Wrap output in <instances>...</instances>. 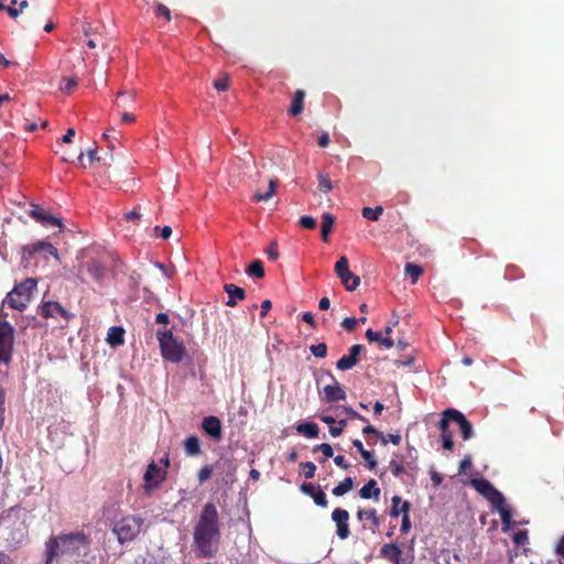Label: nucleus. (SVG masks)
Returning <instances> with one entry per match:
<instances>
[{
	"instance_id": "f257e3e1",
	"label": "nucleus",
	"mask_w": 564,
	"mask_h": 564,
	"mask_svg": "<svg viewBox=\"0 0 564 564\" xmlns=\"http://www.w3.org/2000/svg\"><path fill=\"white\" fill-rule=\"evenodd\" d=\"M219 513L216 506L207 502L194 527L195 551L203 557H213L219 549L220 528Z\"/></svg>"
},
{
	"instance_id": "f03ea898",
	"label": "nucleus",
	"mask_w": 564,
	"mask_h": 564,
	"mask_svg": "<svg viewBox=\"0 0 564 564\" xmlns=\"http://www.w3.org/2000/svg\"><path fill=\"white\" fill-rule=\"evenodd\" d=\"M89 551V541L83 533H69L51 538L46 542V562L53 564L55 560L67 558L77 561L85 557Z\"/></svg>"
},
{
	"instance_id": "7ed1b4c3",
	"label": "nucleus",
	"mask_w": 564,
	"mask_h": 564,
	"mask_svg": "<svg viewBox=\"0 0 564 564\" xmlns=\"http://www.w3.org/2000/svg\"><path fill=\"white\" fill-rule=\"evenodd\" d=\"M366 338L369 343H376L381 350H389L397 348L398 350H405L410 347V337L401 329L399 322L388 325L384 332H375L369 328L366 332Z\"/></svg>"
},
{
	"instance_id": "20e7f679",
	"label": "nucleus",
	"mask_w": 564,
	"mask_h": 564,
	"mask_svg": "<svg viewBox=\"0 0 564 564\" xmlns=\"http://www.w3.org/2000/svg\"><path fill=\"white\" fill-rule=\"evenodd\" d=\"M36 280L28 278L21 283L17 284L11 292H9L3 300V305L10 308L23 311L29 305L32 292L36 289Z\"/></svg>"
},
{
	"instance_id": "39448f33",
	"label": "nucleus",
	"mask_w": 564,
	"mask_h": 564,
	"mask_svg": "<svg viewBox=\"0 0 564 564\" xmlns=\"http://www.w3.org/2000/svg\"><path fill=\"white\" fill-rule=\"evenodd\" d=\"M143 522L141 517H123L115 523L112 532L121 544L130 542L141 532Z\"/></svg>"
},
{
	"instance_id": "423d86ee",
	"label": "nucleus",
	"mask_w": 564,
	"mask_h": 564,
	"mask_svg": "<svg viewBox=\"0 0 564 564\" xmlns=\"http://www.w3.org/2000/svg\"><path fill=\"white\" fill-rule=\"evenodd\" d=\"M36 254H43L44 260H48V256L58 259L57 249L48 241H37L22 247L23 262H29Z\"/></svg>"
},
{
	"instance_id": "0eeeda50",
	"label": "nucleus",
	"mask_w": 564,
	"mask_h": 564,
	"mask_svg": "<svg viewBox=\"0 0 564 564\" xmlns=\"http://www.w3.org/2000/svg\"><path fill=\"white\" fill-rule=\"evenodd\" d=\"M156 337L160 343L161 352L171 354V352H185V346L183 340L178 337L174 336L172 330L170 329H159L156 332Z\"/></svg>"
},
{
	"instance_id": "6e6552de",
	"label": "nucleus",
	"mask_w": 564,
	"mask_h": 564,
	"mask_svg": "<svg viewBox=\"0 0 564 564\" xmlns=\"http://www.w3.org/2000/svg\"><path fill=\"white\" fill-rule=\"evenodd\" d=\"M471 486L482 495L491 505H501L505 502V497L498 491L490 481L485 478H475L470 481Z\"/></svg>"
},
{
	"instance_id": "1a4fd4ad",
	"label": "nucleus",
	"mask_w": 564,
	"mask_h": 564,
	"mask_svg": "<svg viewBox=\"0 0 564 564\" xmlns=\"http://www.w3.org/2000/svg\"><path fill=\"white\" fill-rule=\"evenodd\" d=\"M8 314L0 310V352H12L14 328L7 322Z\"/></svg>"
},
{
	"instance_id": "9d476101",
	"label": "nucleus",
	"mask_w": 564,
	"mask_h": 564,
	"mask_svg": "<svg viewBox=\"0 0 564 564\" xmlns=\"http://www.w3.org/2000/svg\"><path fill=\"white\" fill-rule=\"evenodd\" d=\"M410 503L408 501H402L399 496L392 497V507L390 510V516L393 518L402 514V523L400 527V531L403 534H406L411 529V521L409 517Z\"/></svg>"
},
{
	"instance_id": "9b49d317",
	"label": "nucleus",
	"mask_w": 564,
	"mask_h": 564,
	"mask_svg": "<svg viewBox=\"0 0 564 564\" xmlns=\"http://www.w3.org/2000/svg\"><path fill=\"white\" fill-rule=\"evenodd\" d=\"M332 520L336 523V534L339 539L345 540L349 536V513L345 509H335L332 512Z\"/></svg>"
},
{
	"instance_id": "f8f14e48",
	"label": "nucleus",
	"mask_w": 564,
	"mask_h": 564,
	"mask_svg": "<svg viewBox=\"0 0 564 564\" xmlns=\"http://www.w3.org/2000/svg\"><path fill=\"white\" fill-rule=\"evenodd\" d=\"M40 314L44 318H57L63 317L64 319L70 318V313L66 311L58 302L47 301L40 306Z\"/></svg>"
},
{
	"instance_id": "ddd939ff",
	"label": "nucleus",
	"mask_w": 564,
	"mask_h": 564,
	"mask_svg": "<svg viewBox=\"0 0 564 564\" xmlns=\"http://www.w3.org/2000/svg\"><path fill=\"white\" fill-rule=\"evenodd\" d=\"M202 429L215 442H219L223 437L221 422L217 416L204 417Z\"/></svg>"
},
{
	"instance_id": "4468645a",
	"label": "nucleus",
	"mask_w": 564,
	"mask_h": 564,
	"mask_svg": "<svg viewBox=\"0 0 564 564\" xmlns=\"http://www.w3.org/2000/svg\"><path fill=\"white\" fill-rule=\"evenodd\" d=\"M447 415L453 416V421L456 422L459 426L462 437L467 441L473 437L474 435V429L471 423L465 417V415L455 409H447L446 410Z\"/></svg>"
},
{
	"instance_id": "2eb2a0df",
	"label": "nucleus",
	"mask_w": 564,
	"mask_h": 564,
	"mask_svg": "<svg viewBox=\"0 0 564 564\" xmlns=\"http://www.w3.org/2000/svg\"><path fill=\"white\" fill-rule=\"evenodd\" d=\"M147 485V490L150 491L152 487H158L160 482L165 478V471L156 466L155 463H151L143 476Z\"/></svg>"
},
{
	"instance_id": "dca6fc26",
	"label": "nucleus",
	"mask_w": 564,
	"mask_h": 564,
	"mask_svg": "<svg viewBox=\"0 0 564 564\" xmlns=\"http://www.w3.org/2000/svg\"><path fill=\"white\" fill-rule=\"evenodd\" d=\"M29 216L44 226L62 227L61 219L47 214L44 209L40 208L39 206H33V208L29 212Z\"/></svg>"
},
{
	"instance_id": "f3484780",
	"label": "nucleus",
	"mask_w": 564,
	"mask_h": 564,
	"mask_svg": "<svg viewBox=\"0 0 564 564\" xmlns=\"http://www.w3.org/2000/svg\"><path fill=\"white\" fill-rule=\"evenodd\" d=\"M225 292L228 294V300L226 305L229 307H235L238 301H242L246 297V292L242 288L237 286L232 283H228L224 285Z\"/></svg>"
},
{
	"instance_id": "a211bd4d",
	"label": "nucleus",
	"mask_w": 564,
	"mask_h": 564,
	"mask_svg": "<svg viewBox=\"0 0 564 564\" xmlns=\"http://www.w3.org/2000/svg\"><path fill=\"white\" fill-rule=\"evenodd\" d=\"M124 328L122 326H111L108 329L106 341L111 348H117L124 343Z\"/></svg>"
},
{
	"instance_id": "6ab92c4d",
	"label": "nucleus",
	"mask_w": 564,
	"mask_h": 564,
	"mask_svg": "<svg viewBox=\"0 0 564 564\" xmlns=\"http://www.w3.org/2000/svg\"><path fill=\"white\" fill-rule=\"evenodd\" d=\"M359 495L362 499H375L379 500L380 488L375 479L368 480V482L359 490Z\"/></svg>"
},
{
	"instance_id": "aec40b11",
	"label": "nucleus",
	"mask_w": 564,
	"mask_h": 564,
	"mask_svg": "<svg viewBox=\"0 0 564 564\" xmlns=\"http://www.w3.org/2000/svg\"><path fill=\"white\" fill-rule=\"evenodd\" d=\"M336 218L329 214L324 213L322 216L321 235L324 242H328V236L333 230Z\"/></svg>"
},
{
	"instance_id": "412c9836",
	"label": "nucleus",
	"mask_w": 564,
	"mask_h": 564,
	"mask_svg": "<svg viewBox=\"0 0 564 564\" xmlns=\"http://www.w3.org/2000/svg\"><path fill=\"white\" fill-rule=\"evenodd\" d=\"M324 393H325V398L329 402L340 401L346 398V392L343 390V388L339 384L326 386L324 388Z\"/></svg>"
},
{
	"instance_id": "4be33fe9",
	"label": "nucleus",
	"mask_w": 564,
	"mask_h": 564,
	"mask_svg": "<svg viewBox=\"0 0 564 564\" xmlns=\"http://www.w3.org/2000/svg\"><path fill=\"white\" fill-rule=\"evenodd\" d=\"M380 554L382 557L394 562L401 556L402 550L395 543H387L381 547Z\"/></svg>"
},
{
	"instance_id": "5701e85b",
	"label": "nucleus",
	"mask_w": 564,
	"mask_h": 564,
	"mask_svg": "<svg viewBox=\"0 0 564 564\" xmlns=\"http://www.w3.org/2000/svg\"><path fill=\"white\" fill-rule=\"evenodd\" d=\"M305 91L302 89H297L294 94L291 107L289 109V113L293 117L299 116L303 111V102H304Z\"/></svg>"
},
{
	"instance_id": "b1692460",
	"label": "nucleus",
	"mask_w": 564,
	"mask_h": 564,
	"mask_svg": "<svg viewBox=\"0 0 564 564\" xmlns=\"http://www.w3.org/2000/svg\"><path fill=\"white\" fill-rule=\"evenodd\" d=\"M296 432L306 437L313 438L318 436L319 427L314 422H303L296 425Z\"/></svg>"
},
{
	"instance_id": "393cba45",
	"label": "nucleus",
	"mask_w": 564,
	"mask_h": 564,
	"mask_svg": "<svg viewBox=\"0 0 564 564\" xmlns=\"http://www.w3.org/2000/svg\"><path fill=\"white\" fill-rule=\"evenodd\" d=\"M185 453L188 456H197L200 454V441L197 436H189L184 442Z\"/></svg>"
},
{
	"instance_id": "a878e982",
	"label": "nucleus",
	"mask_w": 564,
	"mask_h": 564,
	"mask_svg": "<svg viewBox=\"0 0 564 564\" xmlns=\"http://www.w3.org/2000/svg\"><path fill=\"white\" fill-rule=\"evenodd\" d=\"M404 273L411 279V283L415 284L423 274V268L419 264L409 262L404 267Z\"/></svg>"
},
{
	"instance_id": "bb28decb",
	"label": "nucleus",
	"mask_w": 564,
	"mask_h": 564,
	"mask_svg": "<svg viewBox=\"0 0 564 564\" xmlns=\"http://www.w3.org/2000/svg\"><path fill=\"white\" fill-rule=\"evenodd\" d=\"M239 337H240V334L235 329L232 328L231 332H230V335L229 337L227 335L224 336H219V340L223 339V343H224V349H238L239 346H238V341H239Z\"/></svg>"
},
{
	"instance_id": "cd10ccee",
	"label": "nucleus",
	"mask_w": 564,
	"mask_h": 564,
	"mask_svg": "<svg viewBox=\"0 0 564 564\" xmlns=\"http://www.w3.org/2000/svg\"><path fill=\"white\" fill-rule=\"evenodd\" d=\"M338 279L340 280V282L343 283L347 291H355L360 284V278L352 273L351 271L349 272V276L344 274Z\"/></svg>"
},
{
	"instance_id": "c85d7f7f",
	"label": "nucleus",
	"mask_w": 564,
	"mask_h": 564,
	"mask_svg": "<svg viewBox=\"0 0 564 564\" xmlns=\"http://www.w3.org/2000/svg\"><path fill=\"white\" fill-rule=\"evenodd\" d=\"M246 273L249 276L262 279L264 276V268L261 260H253L250 265L246 269Z\"/></svg>"
},
{
	"instance_id": "c756f323",
	"label": "nucleus",
	"mask_w": 564,
	"mask_h": 564,
	"mask_svg": "<svg viewBox=\"0 0 564 564\" xmlns=\"http://www.w3.org/2000/svg\"><path fill=\"white\" fill-rule=\"evenodd\" d=\"M354 488V480L350 477L345 478L336 487L333 488L332 492L334 496L340 497L350 491Z\"/></svg>"
},
{
	"instance_id": "7c9ffc66",
	"label": "nucleus",
	"mask_w": 564,
	"mask_h": 564,
	"mask_svg": "<svg viewBox=\"0 0 564 564\" xmlns=\"http://www.w3.org/2000/svg\"><path fill=\"white\" fill-rule=\"evenodd\" d=\"M359 361L358 355H344L338 361H337V368L339 370H348L351 369L354 366L357 365Z\"/></svg>"
},
{
	"instance_id": "2f4dec72",
	"label": "nucleus",
	"mask_w": 564,
	"mask_h": 564,
	"mask_svg": "<svg viewBox=\"0 0 564 564\" xmlns=\"http://www.w3.org/2000/svg\"><path fill=\"white\" fill-rule=\"evenodd\" d=\"M78 86V80L75 77L68 78L63 77L59 84V89L66 95H72L76 87Z\"/></svg>"
},
{
	"instance_id": "473e14b6",
	"label": "nucleus",
	"mask_w": 564,
	"mask_h": 564,
	"mask_svg": "<svg viewBox=\"0 0 564 564\" xmlns=\"http://www.w3.org/2000/svg\"><path fill=\"white\" fill-rule=\"evenodd\" d=\"M278 183H279V181L276 178H271L269 181V189H268V192L264 193V194H261V193L254 194L253 200L261 202V200L270 199L274 195V193H275Z\"/></svg>"
},
{
	"instance_id": "72a5a7b5",
	"label": "nucleus",
	"mask_w": 564,
	"mask_h": 564,
	"mask_svg": "<svg viewBox=\"0 0 564 564\" xmlns=\"http://www.w3.org/2000/svg\"><path fill=\"white\" fill-rule=\"evenodd\" d=\"M495 508L498 509L499 511V514H500V518H501V522L503 524V530H506L507 527L510 525V522H511V511L510 509L508 508V506H506V501L502 502L501 505H492Z\"/></svg>"
},
{
	"instance_id": "f704fd0d",
	"label": "nucleus",
	"mask_w": 564,
	"mask_h": 564,
	"mask_svg": "<svg viewBox=\"0 0 564 564\" xmlns=\"http://www.w3.org/2000/svg\"><path fill=\"white\" fill-rule=\"evenodd\" d=\"M382 213L383 208L381 206H377L375 208L364 207L361 210L362 217L372 221H377Z\"/></svg>"
},
{
	"instance_id": "c9c22d12",
	"label": "nucleus",
	"mask_w": 564,
	"mask_h": 564,
	"mask_svg": "<svg viewBox=\"0 0 564 564\" xmlns=\"http://www.w3.org/2000/svg\"><path fill=\"white\" fill-rule=\"evenodd\" d=\"M134 101V91H119L116 105L118 107H127Z\"/></svg>"
},
{
	"instance_id": "e433bc0d",
	"label": "nucleus",
	"mask_w": 564,
	"mask_h": 564,
	"mask_svg": "<svg viewBox=\"0 0 564 564\" xmlns=\"http://www.w3.org/2000/svg\"><path fill=\"white\" fill-rule=\"evenodd\" d=\"M349 272H350V270H349L348 259H347V257L341 256L338 259V261L335 263V273L339 278V276H343L344 274L349 276Z\"/></svg>"
},
{
	"instance_id": "4c0bfd02",
	"label": "nucleus",
	"mask_w": 564,
	"mask_h": 564,
	"mask_svg": "<svg viewBox=\"0 0 564 564\" xmlns=\"http://www.w3.org/2000/svg\"><path fill=\"white\" fill-rule=\"evenodd\" d=\"M87 272L95 280H100L104 276V268L96 261L87 263Z\"/></svg>"
},
{
	"instance_id": "58836bf2",
	"label": "nucleus",
	"mask_w": 564,
	"mask_h": 564,
	"mask_svg": "<svg viewBox=\"0 0 564 564\" xmlns=\"http://www.w3.org/2000/svg\"><path fill=\"white\" fill-rule=\"evenodd\" d=\"M318 189L324 193H328L333 189L332 181L327 175L319 173L318 176Z\"/></svg>"
},
{
	"instance_id": "ea45409f",
	"label": "nucleus",
	"mask_w": 564,
	"mask_h": 564,
	"mask_svg": "<svg viewBox=\"0 0 564 564\" xmlns=\"http://www.w3.org/2000/svg\"><path fill=\"white\" fill-rule=\"evenodd\" d=\"M357 518H358V520H360V521H362L365 518L370 519V520L373 522V524H375L376 527H378V525H379V519H378V517L376 516V510H375V509H370V510H359V511L357 512Z\"/></svg>"
},
{
	"instance_id": "a19ab883",
	"label": "nucleus",
	"mask_w": 564,
	"mask_h": 564,
	"mask_svg": "<svg viewBox=\"0 0 564 564\" xmlns=\"http://www.w3.org/2000/svg\"><path fill=\"white\" fill-rule=\"evenodd\" d=\"M265 253L268 254V258L272 261L278 260L280 257L278 242L275 240L271 241L269 247L265 249Z\"/></svg>"
},
{
	"instance_id": "79ce46f5",
	"label": "nucleus",
	"mask_w": 564,
	"mask_h": 564,
	"mask_svg": "<svg viewBox=\"0 0 564 564\" xmlns=\"http://www.w3.org/2000/svg\"><path fill=\"white\" fill-rule=\"evenodd\" d=\"M512 540L518 546L524 545L529 541L528 532L525 530H520L513 534Z\"/></svg>"
},
{
	"instance_id": "37998d69",
	"label": "nucleus",
	"mask_w": 564,
	"mask_h": 564,
	"mask_svg": "<svg viewBox=\"0 0 564 564\" xmlns=\"http://www.w3.org/2000/svg\"><path fill=\"white\" fill-rule=\"evenodd\" d=\"M299 224L301 227L305 228V229H314L317 225L316 223V219L313 218L312 216H302L300 219H299Z\"/></svg>"
},
{
	"instance_id": "c03bdc74",
	"label": "nucleus",
	"mask_w": 564,
	"mask_h": 564,
	"mask_svg": "<svg viewBox=\"0 0 564 564\" xmlns=\"http://www.w3.org/2000/svg\"><path fill=\"white\" fill-rule=\"evenodd\" d=\"M312 498L314 499V502L322 508H326L328 505L326 495L321 489H317Z\"/></svg>"
},
{
	"instance_id": "a18cd8bd",
	"label": "nucleus",
	"mask_w": 564,
	"mask_h": 564,
	"mask_svg": "<svg viewBox=\"0 0 564 564\" xmlns=\"http://www.w3.org/2000/svg\"><path fill=\"white\" fill-rule=\"evenodd\" d=\"M441 438L443 442V447L445 449L452 451L454 447L453 436L452 433L448 431L441 432Z\"/></svg>"
},
{
	"instance_id": "49530a36",
	"label": "nucleus",
	"mask_w": 564,
	"mask_h": 564,
	"mask_svg": "<svg viewBox=\"0 0 564 564\" xmlns=\"http://www.w3.org/2000/svg\"><path fill=\"white\" fill-rule=\"evenodd\" d=\"M303 468V473L305 478L311 479L314 477L316 471V466L312 462L302 463L300 465Z\"/></svg>"
},
{
	"instance_id": "de8ad7c7",
	"label": "nucleus",
	"mask_w": 564,
	"mask_h": 564,
	"mask_svg": "<svg viewBox=\"0 0 564 564\" xmlns=\"http://www.w3.org/2000/svg\"><path fill=\"white\" fill-rule=\"evenodd\" d=\"M212 474H213V467L212 466L206 465L203 468H200V470L198 471V481H199V484L202 485L206 480H208L210 478Z\"/></svg>"
},
{
	"instance_id": "09e8293b",
	"label": "nucleus",
	"mask_w": 564,
	"mask_h": 564,
	"mask_svg": "<svg viewBox=\"0 0 564 564\" xmlns=\"http://www.w3.org/2000/svg\"><path fill=\"white\" fill-rule=\"evenodd\" d=\"M155 17H163L166 21H170L171 11L166 6L158 3L155 8Z\"/></svg>"
},
{
	"instance_id": "8fccbe9b",
	"label": "nucleus",
	"mask_w": 564,
	"mask_h": 564,
	"mask_svg": "<svg viewBox=\"0 0 564 564\" xmlns=\"http://www.w3.org/2000/svg\"><path fill=\"white\" fill-rule=\"evenodd\" d=\"M460 364L465 367H469L476 364L478 368H482L485 365L482 360L477 361L470 355H464L463 358L460 359Z\"/></svg>"
},
{
	"instance_id": "3c124183",
	"label": "nucleus",
	"mask_w": 564,
	"mask_h": 564,
	"mask_svg": "<svg viewBox=\"0 0 564 564\" xmlns=\"http://www.w3.org/2000/svg\"><path fill=\"white\" fill-rule=\"evenodd\" d=\"M360 455L367 462L369 469H373L377 466V460L371 452L366 449Z\"/></svg>"
},
{
	"instance_id": "603ef678",
	"label": "nucleus",
	"mask_w": 564,
	"mask_h": 564,
	"mask_svg": "<svg viewBox=\"0 0 564 564\" xmlns=\"http://www.w3.org/2000/svg\"><path fill=\"white\" fill-rule=\"evenodd\" d=\"M313 451L314 452L321 451L325 457H333V455H334L333 447L327 443L316 445Z\"/></svg>"
},
{
	"instance_id": "864d4df0",
	"label": "nucleus",
	"mask_w": 564,
	"mask_h": 564,
	"mask_svg": "<svg viewBox=\"0 0 564 564\" xmlns=\"http://www.w3.org/2000/svg\"><path fill=\"white\" fill-rule=\"evenodd\" d=\"M362 433H365V434H376L380 438L382 445H387V438H386L384 434L379 432L372 425H367L366 427H364Z\"/></svg>"
},
{
	"instance_id": "5fc2aeb1",
	"label": "nucleus",
	"mask_w": 564,
	"mask_h": 564,
	"mask_svg": "<svg viewBox=\"0 0 564 564\" xmlns=\"http://www.w3.org/2000/svg\"><path fill=\"white\" fill-rule=\"evenodd\" d=\"M357 324L358 321L355 317H346L341 322L343 328H345L347 332H352L356 328Z\"/></svg>"
},
{
	"instance_id": "6e6d98bb",
	"label": "nucleus",
	"mask_w": 564,
	"mask_h": 564,
	"mask_svg": "<svg viewBox=\"0 0 564 564\" xmlns=\"http://www.w3.org/2000/svg\"><path fill=\"white\" fill-rule=\"evenodd\" d=\"M214 87L218 90V91H226L229 87V80H228V77H221V78H218L214 82Z\"/></svg>"
},
{
	"instance_id": "4d7b16f0",
	"label": "nucleus",
	"mask_w": 564,
	"mask_h": 564,
	"mask_svg": "<svg viewBox=\"0 0 564 564\" xmlns=\"http://www.w3.org/2000/svg\"><path fill=\"white\" fill-rule=\"evenodd\" d=\"M449 421H453V416L452 415H447L446 414V410H445L443 412V417H442V420L438 423V427H440L441 432L448 431Z\"/></svg>"
},
{
	"instance_id": "13d9d810",
	"label": "nucleus",
	"mask_w": 564,
	"mask_h": 564,
	"mask_svg": "<svg viewBox=\"0 0 564 564\" xmlns=\"http://www.w3.org/2000/svg\"><path fill=\"white\" fill-rule=\"evenodd\" d=\"M390 468L395 477L400 476L405 471L404 467L395 460L390 462Z\"/></svg>"
},
{
	"instance_id": "bf43d9fd",
	"label": "nucleus",
	"mask_w": 564,
	"mask_h": 564,
	"mask_svg": "<svg viewBox=\"0 0 564 564\" xmlns=\"http://www.w3.org/2000/svg\"><path fill=\"white\" fill-rule=\"evenodd\" d=\"M300 489H301V491H302L303 494H305V495H307V496H311V497H312V496L315 494V491L317 490V489L315 488V486H314L313 484H311V482H304V484H302Z\"/></svg>"
},
{
	"instance_id": "052dcab7",
	"label": "nucleus",
	"mask_w": 564,
	"mask_h": 564,
	"mask_svg": "<svg viewBox=\"0 0 564 564\" xmlns=\"http://www.w3.org/2000/svg\"><path fill=\"white\" fill-rule=\"evenodd\" d=\"M160 230V237L163 239H169L172 235V228L170 226H165L163 228H160L159 226L155 227V231Z\"/></svg>"
},
{
	"instance_id": "680f3d73",
	"label": "nucleus",
	"mask_w": 564,
	"mask_h": 564,
	"mask_svg": "<svg viewBox=\"0 0 564 564\" xmlns=\"http://www.w3.org/2000/svg\"><path fill=\"white\" fill-rule=\"evenodd\" d=\"M272 307V303L270 300H264L262 303H261V312H260V317H265L267 314L269 313V311L271 310Z\"/></svg>"
},
{
	"instance_id": "e2e57ef3",
	"label": "nucleus",
	"mask_w": 564,
	"mask_h": 564,
	"mask_svg": "<svg viewBox=\"0 0 564 564\" xmlns=\"http://www.w3.org/2000/svg\"><path fill=\"white\" fill-rule=\"evenodd\" d=\"M302 321L307 323L312 328L315 327V319H314V315L313 313L311 312H305L303 315H302Z\"/></svg>"
},
{
	"instance_id": "0e129e2a",
	"label": "nucleus",
	"mask_w": 564,
	"mask_h": 564,
	"mask_svg": "<svg viewBox=\"0 0 564 564\" xmlns=\"http://www.w3.org/2000/svg\"><path fill=\"white\" fill-rule=\"evenodd\" d=\"M311 352H327V345L325 343H319L317 345L310 346Z\"/></svg>"
},
{
	"instance_id": "69168bd1",
	"label": "nucleus",
	"mask_w": 564,
	"mask_h": 564,
	"mask_svg": "<svg viewBox=\"0 0 564 564\" xmlns=\"http://www.w3.org/2000/svg\"><path fill=\"white\" fill-rule=\"evenodd\" d=\"M471 467V458L466 456L459 464V471L464 473Z\"/></svg>"
},
{
	"instance_id": "338daca9",
	"label": "nucleus",
	"mask_w": 564,
	"mask_h": 564,
	"mask_svg": "<svg viewBox=\"0 0 564 564\" xmlns=\"http://www.w3.org/2000/svg\"><path fill=\"white\" fill-rule=\"evenodd\" d=\"M334 463L338 466V467H341L343 469H348L350 466L345 462V457L344 456H336L334 457Z\"/></svg>"
},
{
	"instance_id": "774afa93",
	"label": "nucleus",
	"mask_w": 564,
	"mask_h": 564,
	"mask_svg": "<svg viewBox=\"0 0 564 564\" xmlns=\"http://www.w3.org/2000/svg\"><path fill=\"white\" fill-rule=\"evenodd\" d=\"M274 341L275 343L272 344V349L276 352H281L282 350L286 349V345L282 340H279L276 337H274Z\"/></svg>"
}]
</instances>
